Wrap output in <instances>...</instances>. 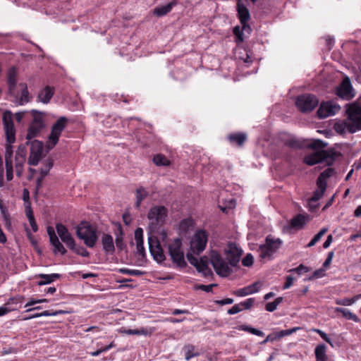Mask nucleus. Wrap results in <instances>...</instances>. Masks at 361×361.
<instances>
[{"label":"nucleus","instance_id":"nucleus-37","mask_svg":"<svg viewBox=\"0 0 361 361\" xmlns=\"http://www.w3.org/2000/svg\"><path fill=\"white\" fill-rule=\"evenodd\" d=\"M336 312H340L342 314L343 317L348 319H351L353 321L357 322L358 320V317L352 313L348 309L341 308V307H336Z\"/></svg>","mask_w":361,"mask_h":361},{"label":"nucleus","instance_id":"nucleus-24","mask_svg":"<svg viewBox=\"0 0 361 361\" xmlns=\"http://www.w3.org/2000/svg\"><path fill=\"white\" fill-rule=\"evenodd\" d=\"M237 11L238 16L240 19V23L243 25V30L250 29V27L247 25V21L250 20V14L249 10L247 7L240 4L239 1L237 3Z\"/></svg>","mask_w":361,"mask_h":361},{"label":"nucleus","instance_id":"nucleus-48","mask_svg":"<svg viewBox=\"0 0 361 361\" xmlns=\"http://www.w3.org/2000/svg\"><path fill=\"white\" fill-rule=\"evenodd\" d=\"M118 272L123 274H128L131 276H140L144 275L145 272L137 269H129L126 268H121L118 269Z\"/></svg>","mask_w":361,"mask_h":361},{"label":"nucleus","instance_id":"nucleus-30","mask_svg":"<svg viewBox=\"0 0 361 361\" xmlns=\"http://www.w3.org/2000/svg\"><path fill=\"white\" fill-rule=\"evenodd\" d=\"M195 268L205 277H208L212 275V271L208 267L207 259L206 257H201Z\"/></svg>","mask_w":361,"mask_h":361},{"label":"nucleus","instance_id":"nucleus-19","mask_svg":"<svg viewBox=\"0 0 361 361\" xmlns=\"http://www.w3.org/2000/svg\"><path fill=\"white\" fill-rule=\"evenodd\" d=\"M225 254L229 265L236 267L240 261L242 250L239 249L235 244L231 243L225 250Z\"/></svg>","mask_w":361,"mask_h":361},{"label":"nucleus","instance_id":"nucleus-2","mask_svg":"<svg viewBox=\"0 0 361 361\" xmlns=\"http://www.w3.org/2000/svg\"><path fill=\"white\" fill-rule=\"evenodd\" d=\"M76 235L88 247H94L98 240L97 228L87 221H82L77 226Z\"/></svg>","mask_w":361,"mask_h":361},{"label":"nucleus","instance_id":"nucleus-6","mask_svg":"<svg viewBox=\"0 0 361 361\" xmlns=\"http://www.w3.org/2000/svg\"><path fill=\"white\" fill-rule=\"evenodd\" d=\"M32 121H31L27 130L26 138L28 140L37 137L45 126L44 113L33 109L31 111Z\"/></svg>","mask_w":361,"mask_h":361},{"label":"nucleus","instance_id":"nucleus-29","mask_svg":"<svg viewBox=\"0 0 361 361\" xmlns=\"http://www.w3.org/2000/svg\"><path fill=\"white\" fill-rule=\"evenodd\" d=\"M119 331L128 335L149 336L152 334L153 329L152 328H141L140 329H126L125 328H121Z\"/></svg>","mask_w":361,"mask_h":361},{"label":"nucleus","instance_id":"nucleus-56","mask_svg":"<svg viewBox=\"0 0 361 361\" xmlns=\"http://www.w3.org/2000/svg\"><path fill=\"white\" fill-rule=\"evenodd\" d=\"M298 329H299L298 327L293 328V329H286V330H282V331H281L279 333L278 337L279 338H281V337H283V336H286L290 335L293 333L295 332L296 330H298Z\"/></svg>","mask_w":361,"mask_h":361},{"label":"nucleus","instance_id":"nucleus-20","mask_svg":"<svg viewBox=\"0 0 361 361\" xmlns=\"http://www.w3.org/2000/svg\"><path fill=\"white\" fill-rule=\"evenodd\" d=\"M26 149L25 146L18 147L15 156V168L17 176L20 177L23 171V164L25 161Z\"/></svg>","mask_w":361,"mask_h":361},{"label":"nucleus","instance_id":"nucleus-3","mask_svg":"<svg viewBox=\"0 0 361 361\" xmlns=\"http://www.w3.org/2000/svg\"><path fill=\"white\" fill-rule=\"evenodd\" d=\"M340 155L341 153L335 151L334 149L319 150L306 155L304 158V162L309 166H312L322 161H325L328 165H331L336 158Z\"/></svg>","mask_w":361,"mask_h":361},{"label":"nucleus","instance_id":"nucleus-42","mask_svg":"<svg viewBox=\"0 0 361 361\" xmlns=\"http://www.w3.org/2000/svg\"><path fill=\"white\" fill-rule=\"evenodd\" d=\"M361 298V295H356L352 298H343L338 299L336 303L339 305L349 306L355 302L358 299Z\"/></svg>","mask_w":361,"mask_h":361},{"label":"nucleus","instance_id":"nucleus-43","mask_svg":"<svg viewBox=\"0 0 361 361\" xmlns=\"http://www.w3.org/2000/svg\"><path fill=\"white\" fill-rule=\"evenodd\" d=\"M173 3L168 4L159 8L154 9V14L158 16H162L170 12L173 6Z\"/></svg>","mask_w":361,"mask_h":361},{"label":"nucleus","instance_id":"nucleus-36","mask_svg":"<svg viewBox=\"0 0 361 361\" xmlns=\"http://www.w3.org/2000/svg\"><path fill=\"white\" fill-rule=\"evenodd\" d=\"M334 173V169L331 168H328L324 170L322 173H320L319 177L317 178V182L319 183H323L326 186H327L326 180L329 178H330Z\"/></svg>","mask_w":361,"mask_h":361},{"label":"nucleus","instance_id":"nucleus-54","mask_svg":"<svg viewBox=\"0 0 361 361\" xmlns=\"http://www.w3.org/2000/svg\"><path fill=\"white\" fill-rule=\"evenodd\" d=\"M313 331L314 332L317 333L321 336V338L322 339H324L326 342H327L331 346H333V343H332L331 339L328 337L327 334L325 332H324L323 331L318 329H313Z\"/></svg>","mask_w":361,"mask_h":361},{"label":"nucleus","instance_id":"nucleus-53","mask_svg":"<svg viewBox=\"0 0 361 361\" xmlns=\"http://www.w3.org/2000/svg\"><path fill=\"white\" fill-rule=\"evenodd\" d=\"M310 269L307 267H305L303 264H300L298 267L292 269L290 270V272H296L298 274L300 275L302 273L310 271Z\"/></svg>","mask_w":361,"mask_h":361},{"label":"nucleus","instance_id":"nucleus-10","mask_svg":"<svg viewBox=\"0 0 361 361\" xmlns=\"http://www.w3.org/2000/svg\"><path fill=\"white\" fill-rule=\"evenodd\" d=\"M295 104L301 112H310L317 106L319 99L314 94H304L298 97Z\"/></svg>","mask_w":361,"mask_h":361},{"label":"nucleus","instance_id":"nucleus-25","mask_svg":"<svg viewBox=\"0 0 361 361\" xmlns=\"http://www.w3.org/2000/svg\"><path fill=\"white\" fill-rule=\"evenodd\" d=\"M54 87L47 85L41 90L37 97V101L43 104H48L54 94Z\"/></svg>","mask_w":361,"mask_h":361},{"label":"nucleus","instance_id":"nucleus-1","mask_svg":"<svg viewBox=\"0 0 361 361\" xmlns=\"http://www.w3.org/2000/svg\"><path fill=\"white\" fill-rule=\"evenodd\" d=\"M346 118L342 122L334 125L335 130L343 134L346 132L355 133L361 130V105L357 102L347 104L345 105Z\"/></svg>","mask_w":361,"mask_h":361},{"label":"nucleus","instance_id":"nucleus-28","mask_svg":"<svg viewBox=\"0 0 361 361\" xmlns=\"http://www.w3.org/2000/svg\"><path fill=\"white\" fill-rule=\"evenodd\" d=\"M310 217L308 215L298 214L293 217L290 221L292 228L300 229L302 228L308 221Z\"/></svg>","mask_w":361,"mask_h":361},{"label":"nucleus","instance_id":"nucleus-61","mask_svg":"<svg viewBox=\"0 0 361 361\" xmlns=\"http://www.w3.org/2000/svg\"><path fill=\"white\" fill-rule=\"evenodd\" d=\"M187 259L188 262L193 265L195 267H197L198 262L200 259H198L197 257H194L192 254L188 253L187 254Z\"/></svg>","mask_w":361,"mask_h":361},{"label":"nucleus","instance_id":"nucleus-35","mask_svg":"<svg viewBox=\"0 0 361 361\" xmlns=\"http://www.w3.org/2000/svg\"><path fill=\"white\" fill-rule=\"evenodd\" d=\"M317 189L314 192L312 197L310 198V202H317L320 200L326 191V186L323 183L317 182Z\"/></svg>","mask_w":361,"mask_h":361},{"label":"nucleus","instance_id":"nucleus-62","mask_svg":"<svg viewBox=\"0 0 361 361\" xmlns=\"http://www.w3.org/2000/svg\"><path fill=\"white\" fill-rule=\"evenodd\" d=\"M243 310V308L239 307L238 304H235L231 309L228 310L227 312L228 314H235Z\"/></svg>","mask_w":361,"mask_h":361},{"label":"nucleus","instance_id":"nucleus-21","mask_svg":"<svg viewBox=\"0 0 361 361\" xmlns=\"http://www.w3.org/2000/svg\"><path fill=\"white\" fill-rule=\"evenodd\" d=\"M56 229L59 236L67 247H73L75 240L69 233L67 228L63 224L59 223L56 225Z\"/></svg>","mask_w":361,"mask_h":361},{"label":"nucleus","instance_id":"nucleus-46","mask_svg":"<svg viewBox=\"0 0 361 361\" xmlns=\"http://www.w3.org/2000/svg\"><path fill=\"white\" fill-rule=\"evenodd\" d=\"M70 250L74 251L77 255L82 257H89L90 252L82 246H77L75 241L73 247H68Z\"/></svg>","mask_w":361,"mask_h":361},{"label":"nucleus","instance_id":"nucleus-22","mask_svg":"<svg viewBox=\"0 0 361 361\" xmlns=\"http://www.w3.org/2000/svg\"><path fill=\"white\" fill-rule=\"evenodd\" d=\"M262 286V282L256 281L246 287L233 291V294L237 297H245L259 292Z\"/></svg>","mask_w":361,"mask_h":361},{"label":"nucleus","instance_id":"nucleus-26","mask_svg":"<svg viewBox=\"0 0 361 361\" xmlns=\"http://www.w3.org/2000/svg\"><path fill=\"white\" fill-rule=\"evenodd\" d=\"M103 250L109 255L114 254L115 251V245L113 237L108 234L104 233L101 239Z\"/></svg>","mask_w":361,"mask_h":361},{"label":"nucleus","instance_id":"nucleus-13","mask_svg":"<svg viewBox=\"0 0 361 361\" xmlns=\"http://www.w3.org/2000/svg\"><path fill=\"white\" fill-rule=\"evenodd\" d=\"M207 243V235L204 231H197L190 241V248L193 253L199 255L202 252Z\"/></svg>","mask_w":361,"mask_h":361},{"label":"nucleus","instance_id":"nucleus-51","mask_svg":"<svg viewBox=\"0 0 361 361\" xmlns=\"http://www.w3.org/2000/svg\"><path fill=\"white\" fill-rule=\"evenodd\" d=\"M192 226L193 220H192L191 219H185L180 221L179 225V229L185 232Z\"/></svg>","mask_w":361,"mask_h":361},{"label":"nucleus","instance_id":"nucleus-55","mask_svg":"<svg viewBox=\"0 0 361 361\" xmlns=\"http://www.w3.org/2000/svg\"><path fill=\"white\" fill-rule=\"evenodd\" d=\"M242 264L245 267H250L253 264V257L251 254H247L242 260Z\"/></svg>","mask_w":361,"mask_h":361},{"label":"nucleus","instance_id":"nucleus-44","mask_svg":"<svg viewBox=\"0 0 361 361\" xmlns=\"http://www.w3.org/2000/svg\"><path fill=\"white\" fill-rule=\"evenodd\" d=\"M327 145L326 143L324 142L321 140H314L311 142L306 145V146L308 148L313 149H317L319 150H324L323 149Z\"/></svg>","mask_w":361,"mask_h":361},{"label":"nucleus","instance_id":"nucleus-14","mask_svg":"<svg viewBox=\"0 0 361 361\" xmlns=\"http://www.w3.org/2000/svg\"><path fill=\"white\" fill-rule=\"evenodd\" d=\"M341 110V106L332 101L322 102L317 110V116L319 118L334 116Z\"/></svg>","mask_w":361,"mask_h":361},{"label":"nucleus","instance_id":"nucleus-4","mask_svg":"<svg viewBox=\"0 0 361 361\" xmlns=\"http://www.w3.org/2000/svg\"><path fill=\"white\" fill-rule=\"evenodd\" d=\"M169 253L172 262L177 267L184 268L187 263L184 259V252L182 249V240L180 238H175L169 244Z\"/></svg>","mask_w":361,"mask_h":361},{"label":"nucleus","instance_id":"nucleus-5","mask_svg":"<svg viewBox=\"0 0 361 361\" xmlns=\"http://www.w3.org/2000/svg\"><path fill=\"white\" fill-rule=\"evenodd\" d=\"M167 214L168 210L164 206L152 207L147 214L150 228L157 230L161 226L164 224Z\"/></svg>","mask_w":361,"mask_h":361},{"label":"nucleus","instance_id":"nucleus-33","mask_svg":"<svg viewBox=\"0 0 361 361\" xmlns=\"http://www.w3.org/2000/svg\"><path fill=\"white\" fill-rule=\"evenodd\" d=\"M37 277L42 279L41 281L37 282V284L39 286H44L46 284L51 283V282L54 281L55 280L59 279L60 275L59 274H40L38 275Z\"/></svg>","mask_w":361,"mask_h":361},{"label":"nucleus","instance_id":"nucleus-34","mask_svg":"<svg viewBox=\"0 0 361 361\" xmlns=\"http://www.w3.org/2000/svg\"><path fill=\"white\" fill-rule=\"evenodd\" d=\"M149 195V192L143 187L138 188L135 191V207L139 209L142 202Z\"/></svg>","mask_w":361,"mask_h":361},{"label":"nucleus","instance_id":"nucleus-16","mask_svg":"<svg viewBox=\"0 0 361 361\" xmlns=\"http://www.w3.org/2000/svg\"><path fill=\"white\" fill-rule=\"evenodd\" d=\"M43 152L42 142L34 140L30 142V152L28 158V164L32 166H37L42 158Z\"/></svg>","mask_w":361,"mask_h":361},{"label":"nucleus","instance_id":"nucleus-60","mask_svg":"<svg viewBox=\"0 0 361 361\" xmlns=\"http://www.w3.org/2000/svg\"><path fill=\"white\" fill-rule=\"evenodd\" d=\"M25 214L28 220H32L35 219L30 202H28V204L25 206Z\"/></svg>","mask_w":361,"mask_h":361},{"label":"nucleus","instance_id":"nucleus-57","mask_svg":"<svg viewBox=\"0 0 361 361\" xmlns=\"http://www.w3.org/2000/svg\"><path fill=\"white\" fill-rule=\"evenodd\" d=\"M324 270L323 269H319L314 271L313 272L312 275L311 276H310L307 279V280L310 281L314 279H317V278L323 276L324 275Z\"/></svg>","mask_w":361,"mask_h":361},{"label":"nucleus","instance_id":"nucleus-17","mask_svg":"<svg viewBox=\"0 0 361 361\" xmlns=\"http://www.w3.org/2000/svg\"><path fill=\"white\" fill-rule=\"evenodd\" d=\"M13 147L8 143L6 146L4 154L6 177L7 181H11L13 178Z\"/></svg>","mask_w":361,"mask_h":361},{"label":"nucleus","instance_id":"nucleus-38","mask_svg":"<svg viewBox=\"0 0 361 361\" xmlns=\"http://www.w3.org/2000/svg\"><path fill=\"white\" fill-rule=\"evenodd\" d=\"M154 163L159 166H166L170 165V161L163 154H159L154 157Z\"/></svg>","mask_w":361,"mask_h":361},{"label":"nucleus","instance_id":"nucleus-47","mask_svg":"<svg viewBox=\"0 0 361 361\" xmlns=\"http://www.w3.org/2000/svg\"><path fill=\"white\" fill-rule=\"evenodd\" d=\"M239 329L245 331H247V332H249V333H250L252 334H254V335H256V336H263L264 335V334L262 331H260L259 329H257L255 328L247 326V325H241V326H239Z\"/></svg>","mask_w":361,"mask_h":361},{"label":"nucleus","instance_id":"nucleus-12","mask_svg":"<svg viewBox=\"0 0 361 361\" xmlns=\"http://www.w3.org/2000/svg\"><path fill=\"white\" fill-rule=\"evenodd\" d=\"M336 94L341 99L349 101L356 95V91L353 87L349 77L345 76L336 88Z\"/></svg>","mask_w":361,"mask_h":361},{"label":"nucleus","instance_id":"nucleus-59","mask_svg":"<svg viewBox=\"0 0 361 361\" xmlns=\"http://www.w3.org/2000/svg\"><path fill=\"white\" fill-rule=\"evenodd\" d=\"M47 231L48 235L49 237V241L50 242H51L54 240L58 238V236L56 235L55 231H54L53 227L48 226Z\"/></svg>","mask_w":361,"mask_h":361},{"label":"nucleus","instance_id":"nucleus-39","mask_svg":"<svg viewBox=\"0 0 361 361\" xmlns=\"http://www.w3.org/2000/svg\"><path fill=\"white\" fill-rule=\"evenodd\" d=\"M50 243L54 247L53 252L54 254L61 253V255H65L66 253V250L62 243L59 241V238Z\"/></svg>","mask_w":361,"mask_h":361},{"label":"nucleus","instance_id":"nucleus-11","mask_svg":"<svg viewBox=\"0 0 361 361\" xmlns=\"http://www.w3.org/2000/svg\"><path fill=\"white\" fill-rule=\"evenodd\" d=\"M8 94L11 98V102L16 105L22 106L30 102L31 100L27 85L25 82L19 83L18 88L13 90V94L8 93Z\"/></svg>","mask_w":361,"mask_h":361},{"label":"nucleus","instance_id":"nucleus-63","mask_svg":"<svg viewBox=\"0 0 361 361\" xmlns=\"http://www.w3.org/2000/svg\"><path fill=\"white\" fill-rule=\"evenodd\" d=\"M277 305L275 304V302L273 301V302H268L265 305V310L268 312H274V310H276L277 309Z\"/></svg>","mask_w":361,"mask_h":361},{"label":"nucleus","instance_id":"nucleus-50","mask_svg":"<svg viewBox=\"0 0 361 361\" xmlns=\"http://www.w3.org/2000/svg\"><path fill=\"white\" fill-rule=\"evenodd\" d=\"M115 243L117 249L119 250H123L126 247L123 240V231L121 228L119 229V234H116Z\"/></svg>","mask_w":361,"mask_h":361},{"label":"nucleus","instance_id":"nucleus-64","mask_svg":"<svg viewBox=\"0 0 361 361\" xmlns=\"http://www.w3.org/2000/svg\"><path fill=\"white\" fill-rule=\"evenodd\" d=\"M328 229L326 228H323L318 233H317L314 236V239L317 241V242H319L322 237L327 232Z\"/></svg>","mask_w":361,"mask_h":361},{"label":"nucleus","instance_id":"nucleus-15","mask_svg":"<svg viewBox=\"0 0 361 361\" xmlns=\"http://www.w3.org/2000/svg\"><path fill=\"white\" fill-rule=\"evenodd\" d=\"M149 248L154 259L161 263L165 259L163 249L159 241L155 236H149L148 238Z\"/></svg>","mask_w":361,"mask_h":361},{"label":"nucleus","instance_id":"nucleus-18","mask_svg":"<svg viewBox=\"0 0 361 361\" xmlns=\"http://www.w3.org/2000/svg\"><path fill=\"white\" fill-rule=\"evenodd\" d=\"M3 124L7 142L10 144L13 143L16 140V131L14 128L13 122L11 118V114L10 113L6 112L4 114Z\"/></svg>","mask_w":361,"mask_h":361},{"label":"nucleus","instance_id":"nucleus-45","mask_svg":"<svg viewBox=\"0 0 361 361\" xmlns=\"http://www.w3.org/2000/svg\"><path fill=\"white\" fill-rule=\"evenodd\" d=\"M195 347L192 345H188L185 346V358L186 360H190L193 357H197L199 355V353H194Z\"/></svg>","mask_w":361,"mask_h":361},{"label":"nucleus","instance_id":"nucleus-9","mask_svg":"<svg viewBox=\"0 0 361 361\" xmlns=\"http://www.w3.org/2000/svg\"><path fill=\"white\" fill-rule=\"evenodd\" d=\"M282 241L279 239H274L269 235L266 238L265 243L261 245L258 252L262 259H271L272 255L281 247Z\"/></svg>","mask_w":361,"mask_h":361},{"label":"nucleus","instance_id":"nucleus-8","mask_svg":"<svg viewBox=\"0 0 361 361\" xmlns=\"http://www.w3.org/2000/svg\"><path fill=\"white\" fill-rule=\"evenodd\" d=\"M68 124V119L60 117L52 126L51 133L48 137L47 146L48 149H53L59 142V137Z\"/></svg>","mask_w":361,"mask_h":361},{"label":"nucleus","instance_id":"nucleus-41","mask_svg":"<svg viewBox=\"0 0 361 361\" xmlns=\"http://www.w3.org/2000/svg\"><path fill=\"white\" fill-rule=\"evenodd\" d=\"M64 312H65L63 310H59V311H55V312H50L49 310H45L41 313H37V314H32V315L25 318V319H30L37 318V317H39L56 316L58 314H63Z\"/></svg>","mask_w":361,"mask_h":361},{"label":"nucleus","instance_id":"nucleus-7","mask_svg":"<svg viewBox=\"0 0 361 361\" xmlns=\"http://www.w3.org/2000/svg\"><path fill=\"white\" fill-rule=\"evenodd\" d=\"M210 262L216 273L220 276L226 277L233 272L228 264L216 251L213 250L210 252Z\"/></svg>","mask_w":361,"mask_h":361},{"label":"nucleus","instance_id":"nucleus-23","mask_svg":"<svg viewBox=\"0 0 361 361\" xmlns=\"http://www.w3.org/2000/svg\"><path fill=\"white\" fill-rule=\"evenodd\" d=\"M18 71L15 67H11L7 71L6 82L8 85V94L13 93V90L18 88Z\"/></svg>","mask_w":361,"mask_h":361},{"label":"nucleus","instance_id":"nucleus-49","mask_svg":"<svg viewBox=\"0 0 361 361\" xmlns=\"http://www.w3.org/2000/svg\"><path fill=\"white\" fill-rule=\"evenodd\" d=\"M286 145L290 147L295 149L302 148L305 145L303 143L296 138H290L286 142Z\"/></svg>","mask_w":361,"mask_h":361},{"label":"nucleus","instance_id":"nucleus-40","mask_svg":"<svg viewBox=\"0 0 361 361\" xmlns=\"http://www.w3.org/2000/svg\"><path fill=\"white\" fill-rule=\"evenodd\" d=\"M53 159L48 158L43 162V166L40 169L39 173L42 176H46L53 166Z\"/></svg>","mask_w":361,"mask_h":361},{"label":"nucleus","instance_id":"nucleus-31","mask_svg":"<svg viewBox=\"0 0 361 361\" xmlns=\"http://www.w3.org/2000/svg\"><path fill=\"white\" fill-rule=\"evenodd\" d=\"M228 140L231 143L240 147L247 140V135L243 133H232L228 135Z\"/></svg>","mask_w":361,"mask_h":361},{"label":"nucleus","instance_id":"nucleus-32","mask_svg":"<svg viewBox=\"0 0 361 361\" xmlns=\"http://www.w3.org/2000/svg\"><path fill=\"white\" fill-rule=\"evenodd\" d=\"M317 361H327L326 346L325 344H319L314 349Z\"/></svg>","mask_w":361,"mask_h":361},{"label":"nucleus","instance_id":"nucleus-58","mask_svg":"<svg viewBox=\"0 0 361 361\" xmlns=\"http://www.w3.org/2000/svg\"><path fill=\"white\" fill-rule=\"evenodd\" d=\"M217 284L216 283H212V284H209V285H199L197 288L198 289H200V290H202L207 293H209L212 290V288L215 286H216Z\"/></svg>","mask_w":361,"mask_h":361},{"label":"nucleus","instance_id":"nucleus-52","mask_svg":"<svg viewBox=\"0 0 361 361\" xmlns=\"http://www.w3.org/2000/svg\"><path fill=\"white\" fill-rule=\"evenodd\" d=\"M255 301V298H250L238 303V305L240 307L243 308V310H250L254 305Z\"/></svg>","mask_w":361,"mask_h":361},{"label":"nucleus","instance_id":"nucleus-27","mask_svg":"<svg viewBox=\"0 0 361 361\" xmlns=\"http://www.w3.org/2000/svg\"><path fill=\"white\" fill-rule=\"evenodd\" d=\"M143 231L142 229L138 228L135 231V240L136 242V250L137 254L142 256V257L145 256V250L143 245Z\"/></svg>","mask_w":361,"mask_h":361}]
</instances>
